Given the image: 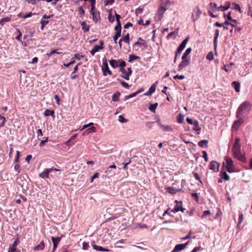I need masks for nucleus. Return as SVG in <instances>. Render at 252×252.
Masks as SVG:
<instances>
[{"mask_svg": "<svg viewBox=\"0 0 252 252\" xmlns=\"http://www.w3.org/2000/svg\"><path fill=\"white\" fill-rule=\"evenodd\" d=\"M251 103L249 101H245L242 103L237 110V113L244 115L247 114L251 109Z\"/></svg>", "mask_w": 252, "mask_h": 252, "instance_id": "obj_1", "label": "nucleus"}, {"mask_svg": "<svg viewBox=\"0 0 252 252\" xmlns=\"http://www.w3.org/2000/svg\"><path fill=\"white\" fill-rule=\"evenodd\" d=\"M225 162H223V167L225 166L227 171L229 173L234 172V166L231 158L230 157L226 156L225 158Z\"/></svg>", "mask_w": 252, "mask_h": 252, "instance_id": "obj_2", "label": "nucleus"}, {"mask_svg": "<svg viewBox=\"0 0 252 252\" xmlns=\"http://www.w3.org/2000/svg\"><path fill=\"white\" fill-rule=\"evenodd\" d=\"M175 202L176 204L175 206L174 209L171 210V212L174 213L176 212H178L179 211L184 212L186 209L182 207V202L181 201L178 200H175Z\"/></svg>", "mask_w": 252, "mask_h": 252, "instance_id": "obj_3", "label": "nucleus"}, {"mask_svg": "<svg viewBox=\"0 0 252 252\" xmlns=\"http://www.w3.org/2000/svg\"><path fill=\"white\" fill-rule=\"evenodd\" d=\"M201 13L202 12L198 6H197L194 8L192 13V21L194 22L197 20L200 17Z\"/></svg>", "mask_w": 252, "mask_h": 252, "instance_id": "obj_4", "label": "nucleus"}, {"mask_svg": "<svg viewBox=\"0 0 252 252\" xmlns=\"http://www.w3.org/2000/svg\"><path fill=\"white\" fill-rule=\"evenodd\" d=\"M93 123H90L88 124L84 125L82 128L80 129V130H83V129L90 127L88 129H87L85 131V133L89 134L90 133H93L95 132V127H94L93 126Z\"/></svg>", "mask_w": 252, "mask_h": 252, "instance_id": "obj_5", "label": "nucleus"}, {"mask_svg": "<svg viewBox=\"0 0 252 252\" xmlns=\"http://www.w3.org/2000/svg\"><path fill=\"white\" fill-rule=\"evenodd\" d=\"M54 171H59L55 168H46L39 174V177L41 178L45 179L49 178V173Z\"/></svg>", "mask_w": 252, "mask_h": 252, "instance_id": "obj_6", "label": "nucleus"}, {"mask_svg": "<svg viewBox=\"0 0 252 252\" xmlns=\"http://www.w3.org/2000/svg\"><path fill=\"white\" fill-rule=\"evenodd\" d=\"M240 139L237 138V159L242 161V162H245L246 161V158L245 155H242L240 153V146L239 144V141Z\"/></svg>", "mask_w": 252, "mask_h": 252, "instance_id": "obj_7", "label": "nucleus"}, {"mask_svg": "<svg viewBox=\"0 0 252 252\" xmlns=\"http://www.w3.org/2000/svg\"><path fill=\"white\" fill-rule=\"evenodd\" d=\"M19 242V240L17 239L9 247L8 252H21L20 250H17L16 248Z\"/></svg>", "mask_w": 252, "mask_h": 252, "instance_id": "obj_8", "label": "nucleus"}, {"mask_svg": "<svg viewBox=\"0 0 252 252\" xmlns=\"http://www.w3.org/2000/svg\"><path fill=\"white\" fill-rule=\"evenodd\" d=\"M51 240L53 243V250L51 252H55L56 249H57L58 244L61 241V237H54L52 236L51 238Z\"/></svg>", "mask_w": 252, "mask_h": 252, "instance_id": "obj_9", "label": "nucleus"}, {"mask_svg": "<svg viewBox=\"0 0 252 252\" xmlns=\"http://www.w3.org/2000/svg\"><path fill=\"white\" fill-rule=\"evenodd\" d=\"M220 164L216 161H212L210 163L209 169L214 172H218L219 170Z\"/></svg>", "mask_w": 252, "mask_h": 252, "instance_id": "obj_10", "label": "nucleus"}, {"mask_svg": "<svg viewBox=\"0 0 252 252\" xmlns=\"http://www.w3.org/2000/svg\"><path fill=\"white\" fill-rule=\"evenodd\" d=\"M102 70L103 71V75L106 76L107 73L108 74L111 75L112 74L111 71L109 70L108 63L105 60V62H103V66L102 68Z\"/></svg>", "mask_w": 252, "mask_h": 252, "instance_id": "obj_11", "label": "nucleus"}, {"mask_svg": "<svg viewBox=\"0 0 252 252\" xmlns=\"http://www.w3.org/2000/svg\"><path fill=\"white\" fill-rule=\"evenodd\" d=\"M188 243L189 242H187L185 244L176 245L171 252H178L180 251L184 250L186 248Z\"/></svg>", "mask_w": 252, "mask_h": 252, "instance_id": "obj_12", "label": "nucleus"}, {"mask_svg": "<svg viewBox=\"0 0 252 252\" xmlns=\"http://www.w3.org/2000/svg\"><path fill=\"white\" fill-rule=\"evenodd\" d=\"M224 24L227 25V26H224V29L229 30L230 32H232L233 30L235 32H236V27H235L233 24L228 22L227 21H226Z\"/></svg>", "mask_w": 252, "mask_h": 252, "instance_id": "obj_13", "label": "nucleus"}, {"mask_svg": "<svg viewBox=\"0 0 252 252\" xmlns=\"http://www.w3.org/2000/svg\"><path fill=\"white\" fill-rule=\"evenodd\" d=\"M157 123L158 124V125L163 130L165 131H172V128H171V127L169 126H164L163 125H162L161 122H160V120H158L157 121Z\"/></svg>", "mask_w": 252, "mask_h": 252, "instance_id": "obj_14", "label": "nucleus"}, {"mask_svg": "<svg viewBox=\"0 0 252 252\" xmlns=\"http://www.w3.org/2000/svg\"><path fill=\"white\" fill-rule=\"evenodd\" d=\"M189 63V59L182 60V61L178 65V70L179 71L182 70L184 68L187 66Z\"/></svg>", "mask_w": 252, "mask_h": 252, "instance_id": "obj_15", "label": "nucleus"}, {"mask_svg": "<svg viewBox=\"0 0 252 252\" xmlns=\"http://www.w3.org/2000/svg\"><path fill=\"white\" fill-rule=\"evenodd\" d=\"M92 246L93 247L94 249L96 251H100V252H109V250H108L106 248H104L101 246H97L95 244L94 242L92 243Z\"/></svg>", "mask_w": 252, "mask_h": 252, "instance_id": "obj_16", "label": "nucleus"}, {"mask_svg": "<svg viewBox=\"0 0 252 252\" xmlns=\"http://www.w3.org/2000/svg\"><path fill=\"white\" fill-rule=\"evenodd\" d=\"M168 193L170 194H175L177 192L181 191V189H177L172 187H168L166 188Z\"/></svg>", "mask_w": 252, "mask_h": 252, "instance_id": "obj_17", "label": "nucleus"}, {"mask_svg": "<svg viewBox=\"0 0 252 252\" xmlns=\"http://www.w3.org/2000/svg\"><path fill=\"white\" fill-rule=\"evenodd\" d=\"M192 125L193 126V130L196 131L197 133L199 134L201 131V128H200L199 126L198 122L196 120H195L194 123L192 124Z\"/></svg>", "mask_w": 252, "mask_h": 252, "instance_id": "obj_18", "label": "nucleus"}, {"mask_svg": "<svg viewBox=\"0 0 252 252\" xmlns=\"http://www.w3.org/2000/svg\"><path fill=\"white\" fill-rule=\"evenodd\" d=\"M232 139L233 141V145L232 148V151L233 153V156L235 158L236 157V136H234L232 135Z\"/></svg>", "mask_w": 252, "mask_h": 252, "instance_id": "obj_19", "label": "nucleus"}, {"mask_svg": "<svg viewBox=\"0 0 252 252\" xmlns=\"http://www.w3.org/2000/svg\"><path fill=\"white\" fill-rule=\"evenodd\" d=\"M220 31L219 30H216L215 31V34L214 39V46L215 50H216L217 47V40L219 35Z\"/></svg>", "mask_w": 252, "mask_h": 252, "instance_id": "obj_20", "label": "nucleus"}, {"mask_svg": "<svg viewBox=\"0 0 252 252\" xmlns=\"http://www.w3.org/2000/svg\"><path fill=\"white\" fill-rule=\"evenodd\" d=\"M127 74L126 75H122L121 77L126 80H128L129 79V76L132 73V70L131 68L129 67L127 68Z\"/></svg>", "mask_w": 252, "mask_h": 252, "instance_id": "obj_21", "label": "nucleus"}, {"mask_svg": "<svg viewBox=\"0 0 252 252\" xmlns=\"http://www.w3.org/2000/svg\"><path fill=\"white\" fill-rule=\"evenodd\" d=\"M191 50H192L191 48H190V47L188 48L186 50L185 53L183 54V56L182 57V60L189 59V58L187 56L191 52Z\"/></svg>", "mask_w": 252, "mask_h": 252, "instance_id": "obj_22", "label": "nucleus"}, {"mask_svg": "<svg viewBox=\"0 0 252 252\" xmlns=\"http://www.w3.org/2000/svg\"><path fill=\"white\" fill-rule=\"evenodd\" d=\"M208 143V141L207 140H202L198 142V145L199 147L202 148H207Z\"/></svg>", "mask_w": 252, "mask_h": 252, "instance_id": "obj_23", "label": "nucleus"}, {"mask_svg": "<svg viewBox=\"0 0 252 252\" xmlns=\"http://www.w3.org/2000/svg\"><path fill=\"white\" fill-rule=\"evenodd\" d=\"M81 25L82 27V29L85 32H88L89 31V29H90L89 26L87 25L85 21L81 22Z\"/></svg>", "mask_w": 252, "mask_h": 252, "instance_id": "obj_24", "label": "nucleus"}, {"mask_svg": "<svg viewBox=\"0 0 252 252\" xmlns=\"http://www.w3.org/2000/svg\"><path fill=\"white\" fill-rule=\"evenodd\" d=\"M110 65L114 68H116L118 66V61L115 60H111L109 61Z\"/></svg>", "mask_w": 252, "mask_h": 252, "instance_id": "obj_25", "label": "nucleus"}, {"mask_svg": "<svg viewBox=\"0 0 252 252\" xmlns=\"http://www.w3.org/2000/svg\"><path fill=\"white\" fill-rule=\"evenodd\" d=\"M120 94V93H119V92H117L114 94H113L112 96V100L115 102L118 101L119 99Z\"/></svg>", "mask_w": 252, "mask_h": 252, "instance_id": "obj_26", "label": "nucleus"}, {"mask_svg": "<svg viewBox=\"0 0 252 252\" xmlns=\"http://www.w3.org/2000/svg\"><path fill=\"white\" fill-rule=\"evenodd\" d=\"M11 20L10 17H6L1 19L0 21V24L3 26L6 22H8Z\"/></svg>", "mask_w": 252, "mask_h": 252, "instance_id": "obj_27", "label": "nucleus"}, {"mask_svg": "<svg viewBox=\"0 0 252 252\" xmlns=\"http://www.w3.org/2000/svg\"><path fill=\"white\" fill-rule=\"evenodd\" d=\"M221 178L224 179L225 181H228L229 180V176L225 171H221Z\"/></svg>", "mask_w": 252, "mask_h": 252, "instance_id": "obj_28", "label": "nucleus"}, {"mask_svg": "<svg viewBox=\"0 0 252 252\" xmlns=\"http://www.w3.org/2000/svg\"><path fill=\"white\" fill-rule=\"evenodd\" d=\"M45 247L44 243L43 241H42L39 245H38L35 248L36 250H42L44 249Z\"/></svg>", "mask_w": 252, "mask_h": 252, "instance_id": "obj_29", "label": "nucleus"}, {"mask_svg": "<svg viewBox=\"0 0 252 252\" xmlns=\"http://www.w3.org/2000/svg\"><path fill=\"white\" fill-rule=\"evenodd\" d=\"M158 106V103L151 104L149 107V109L152 112H155L156 108Z\"/></svg>", "mask_w": 252, "mask_h": 252, "instance_id": "obj_30", "label": "nucleus"}, {"mask_svg": "<svg viewBox=\"0 0 252 252\" xmlns=\"http://www.w3.org/2000/svg\"><path fill=\"white\" fill-rule=\"evenodd\" d=\"M140 59V57L134 55V54H130L129 56V62H132L133 61Z\"/></svg>", "mask_w": 252, "mask_h": 252, "instance_id": "obj_31", "label": "nucleus"}, {"mask_svg": "<svg viewBox=\"0 0 252 252\" xmlns=\"http://www.w3.org/2000/svg\"><path fill=\"white\" fill-rule=\"evenodd\" d=\"M121 36V33L120 32H116L113 36V40L115 43H117L118 39Z\"/></svg>", "mask_w": 252, "mask_h": 252, "instance_id": "obj_32", "label": "nucleus"}, {"mask_svg": "<svg viewBox=\"0 0 252 252\" xmlns=\"http://www.w3.org/2000/svg\"><path fill=\"white\" fill-rule=\"evenodd\" d=\"M44 115L46 116H53L54 114V110H51L49 109H46L44 111Z\"/></svg>", "mask_w": 252, "mask_h": 252, "instance_id": "obj_33", "label": "nucleus"}, {"mask_svg": "<svg viewBox=\"0 0 252 252\" xmlns=\"http://www.w3.org/2000/svg\"><path fill=\"white\" fill-rule=\"evenodd\" d=\"M14 169L17 172V175L20 172V165L18 163H15L14 165Z\"/></svg>", "mask_w": 252, "mask_h": 252, "instance_id": "obj_34", "label": "nucleus"}, {"mask_svg": "<svg viewBox=\"0 0 252 252\" xmlns=\"http://www.w3.org/2000/svg\"><path fill=\"white\" fill-rule=\"evenodd\" d=\"M229 7H230L229 5H226V6L220 5L218 8V9L220 11H224L225 10H227L229 8Z\"/></svg>", "mask_w": 252, "mask_h": 252, "instance_id": "obj_35", "label": "nucleus"}, {"mask_svg": "<svg viewBox=\"0 0 252 252\" xmlns=\"http://www.w3.org/2000/svg\"><path fill=\"white\" fill-rule=\"evenodd\" d=\"M139 94V92H136L135 93H133L129 95H126L125 96V98H126V99H129V98H132L133 97H134L137 94Z\"/></svg>", "mask_w": 252, "mask_h": 252, "instance_id": "obj_36", "label": "nucleus"}, {"mask_svg": "<svg viewBox=\"0 0 252 252\" xmlns=\"http://www.w3.org/2000/svg\"><path fill=\"white\" fill-rule=\"evenodd\" d=\"M184 116L181 114H179L177 118V122L178 123L182 124L183 123Z\"/></svg>", "mask_w": 252, "mask_h": 252, "instance_id": "obj_37", "label": "nucleus"}, {"mask_svg": "<svg viewBox=\"0 0 252 252\" xmlns=\"http://www.w3.org/2000/svg\"><path fill=\"white\" fill-rule=\"evenodd\" d=\"M122 40L126 43H129V34L127 33L124 37L122 38Z\"/></svg>", "mask_w": 252, "mask_h": 252, "instance_id": "obj_38", "label": "nucleus"}, {"mask_svg": "<svg viewBox=\"0 0 252 252\" xmlns=\"http://www.w3.org/2000/svg\"><path fill=\"white\" fill-rule=\"evenodd\" d=\"M156 85L155 84H153L150 87V88L149 89V92H150V93H151V94H152L153 93H154L155 91H156Z\"/></svg>", "mask_w": 252, "mask_h": 252, "instance_id": "obj_39", "label": "nucleus"}, {"mask_svg": "<svg viewBox=\"0 0 252 252\" xmlns=\"http://www.w3.org/2000/svg\"><path fill=\"white\" fill-rule=\"evenodd\" d=\"M206 59L209 61L213 60L214 59L213 53L212 52H209L206 56Z\"/></svg>", "mask_w": 252, "mask_h": 252, "instance_id": "obj_40", "label": "nucleus"}, {"mask_svg": "<svg viewBox=\"0 0 252 252\" xmlns=\"http://www.w3.org/2000/svg\"><path fill=\"white\" fill-rule=\"evenodd\" d=\"M239 113H237V126H240L244 123V119L242 118H239Z\"/></svg>", "mask_w": 252, "mask_h": 252, "instance_id": "obj_41", "label": "nucleus"}, {"mask_svg": "<svg viewBox=\"0 0 252 252\" xmlns=\"http://www.w3.org/2000/svg\"><path fill=\"white\" fill-rule=\"evenodd\" d=\"M2 115H4V114L1 113V114H0V120H2V122L1 124L0 125V127L3 126H4V123L5 121V118L4 117H3Z\"/></svg>", "mask_w": 252, "mask_h": 252, "instance_id": "obj_42", "label": "nucleus"}, {"mask_svg": "<svg viewBox=\"0 0 252 252\" xmlns=\"http://www.w3.org/2000/svg\"><path fill=\"white\" fill-rule=\"evenodd\" d=\"M19 158H20V152L17 151L16 152V156L14 160V163H18L19 161Z\"/></svg>", "mask_w": 252, "mask_h": 252, "instance_id": "obj_43", "label": "nucleus"}, {"mask_svg": "<svg viewBox=\"0 0 252 252\" xmlns=\"http://www.w3.org/2000/svg\"><path fill=\"white\" fill-rule=\"evenodd\" d=\"M119 62V64H118V65L120 66L121 67L124 68L126 65V62L122 60H119L118 61V63Z\"/></svg>", "mask_w": 252, "mask_h": 252, "instance_id": "obj_44", "label": "nucleus"}, {"mask_svg": "<svg viewBox=\"0 0 252 252\" xmlns=\"http://www.w3.org/2000/svg\"><path fill=\"white\" fill-rule=\"evenodd\" d=\"M92 16H93V20L94 21L96 22L98 20V17L97 14L95 13L94 11H90Z\"/></svg>", "mask_w": 252, "mask_h": 252, "instance_id": "obj_45", "label": "nucleus"}, {"mask_svg": "<svg viewBox=\"0 0 252 252\" xmlns=\"http://www.w3.org/2000/svg\"><path fill=\"white\" fill-rule=\"evenodd\" d=\"M134 45H140V46H147V45H146V42L145 41H143V42H141L139 41H137V42H136Z\"/></svg>", "mask_w": 252, "mask_h": 252, "instance_id": "obj_46", "label": "nucleus"}, {"mask_svg": "<svg viewBox=\"0 0 252 252\" xmlns=\"http://www.w3.org/2000/svg\"><path fill=\"white\" fill-rule=\"evenodd\" d=\"M55 53L57 54H61V53L58 52L57 50H53L52 51H51L50 53H47V56L48 57H50L51 56H52V55H53L54 54H55Z\"/></svg>", "mask_w": 252, "mask_h": 252, "instance_id": "obj_47", "label": "nucleus"}, {"mask_svg": "<svg viewBox=\"0 0 252 252\" xmlns=\"http://www.w3.org/2000/svg\"><path fill=\"white\" fill-rule=\"evenodd\" d=\"M103 48V47L102 46H99V45H95L94 47L93 48V50L95 51V52H97L99 51V50L102 49Z\"/></svg>", "mask_w": 252, "mask_h": 252, "instance_id": "obj_48", "label": "nucleus"}, {"mask_svg": "<svg viewBox=\"0 0 252 252\" xmlns=\"http://www.w3.org/2000/svg\"><path fill=\"white\" fill-rule=\"evenodd\" d=\"M186 47V45H185L183 43H181L180 45L179 46V47H178V52L179 51H182Z\"/></svg>", "mask_w": 252, "mask_h": 252, "instance_id": "obj_49", "label": "nucleus"}, {"mask_svg": "<svg viewBox=\"0 0 252 252\" xmlns=\"http://www.w3.org/2000/svg\"><path fill=\"white\" fill-rule=\"evenodd\" d=\"M74 57L78 60H80L82 58H84L85 57V56L84 55H79L78 54H75Z\"/></svg>", "mask_w": 252, "mask_h": 252, "instance_id": "obj_50", "label": "nucleus"}, {"mask_svg": "<svg viewBox=\"0 0 252 252\" xmlns=\"http://www.w3.org/2000/svg\"><path fill=\"white\" fill-rule=\"evenodd\" d=\"M226 18H227V20H231L234 23V24H236V20H232V18H231V13L230 12H229L227 15H226Z\"/></svg>", "mask_w": 252, "mask_h": 252, "instance_id": "obj_51", "label": "nucleus"}, {"mask_svg": "<svg viewBox=\"0 0 252 252\" xmlns=\"http://www.w3.org/2000/svg\"><path fill=\"white\" fill-rule=\"evenodd\" d=\"M90 247V246L89 245L88 243L87 242H84L83 243V249L84 250H88L89 248Z\"/></svg>", "mask_w": 252, "mask_h": 252, "instance_id": "obj_52", "label": "nucleus"}, {"mask_svg": "<svg viewBox=\"0 0 252 252\" xmlns=\"http://www.w3.org/2000/svg\"><path fill=\"white\" fill-rule=\"evenodd\" d=\"M115 30L116 31V32H120L121 33V30H122L121 25H117L115 27Z\"/></svg>", "mask_w": 252, "mask_h": 252, "instance_id": "obj_53", "label": "nucleus"}, {"mask_svg": "<svg viewBox=\"0 0 252 252\" xmlns=\"http://www.w3.org/2000/svg\"><path fill=\"white\" fill-rule=\"evenodd\" d=\"M99 174L98 173H94V175L91 177V182H93L94 179L98 178L99 177Z\"/></svg>", "mask_w": 252, "mask_h": 252, "instance_id": "obj_54", "label": "nucleus"}, {"mask_svg": "<svg viewBox=\"0 0 252 252\" xmlns=\"http://www.w3.org/2000/svg\"><path fill=\"white\" fill-rule=\"evenodd\" d=\"M119 121L121 123H126L127 121V120L122 115H120L119 116Z\"/></svg>", "mask_w": 252, "mask_h": 252, "instance_id": "obj_55", "label": "nucleus"}, {"mask_svg": "<svg viewBox=\"0 0 252 252\" xmlns=\"http://www.w3.org/2000/svg\"><path fill=\"white\" fill-rule=\"evenodd\" d=\"M78 11L80 16H82L85 13V10L83 9L82 6H80L79 7Z\"/></svg>", "mask_w": 252, "mask_h": 252, "instance_id": "obj_56", "label": "nucleus"}, {"mask_svg": "<svg viewBox=\"0 0 252 252\" xmlns=\"http://www.w3.org/2000/svg\"><path fill=\"white\" fill-rule=\"evenodd\" d=\"M115 0H105L104 2L105 5H107L108 4H111L114 2Z\"/></svg>", "mask_w": 252, "mask_h": 252, "instance_id": "obj_57", "label": "nucleus"}, {"mask_svg": "<svg viewBox=\"0 0 252 252\" xmlns=\"http://www.w3.org/2000/svg\"><path fill=\"white\" fill-rule=\"evenodd\" d=\"M120 83H121V85H122L124 87H125V88H129V85H128L127 83L125 82H124V81H120Z\"/></svg>", "mask_w": 252, "mask_h": 252, "instance_id": "obj_58", "label": "nucleus"}, {"mask_svg": "<svg viewBox=\"0 0 252 252\" xmlns=\"http://www.w3.org/2000/svg\"><path fill=\"white\" fill-rule=\"evenodd\" d=\"M48 137H47L45 138V140L41 141L39 146L40 147H43L45 143L48 141Z\"/></svg>", "mask_w": 252, "mask_h": 252, "instance_id": "obj_59", "label": "nucleus"}, {"mask_svg": "<svg viewBox=\"0 0 252 252\" xmlns=\"http://www.w3.org/2000/svg\"><path fill=\"white\" fill-rule=\"evenodd\" d=\"M108 20H109V22H110L111 23L114 22L115 21L114 16H112V15L109 14V16H108Z\"/></svg>", "mask_w": 252, "mask_h": 252, "instance_id": "obj_60", "label": "nucleus"}, {"mask_svg": "<svg viewBox=\"0 0 252 252\" xmlns=\"http://www.w3.org/2000/svg\"><path fill=\"white\" fill-rule=\"evenodd\" d=\"M153 124L154 122H148L146 123V126L149 128H152L153 127Z\"/></svg>", "mask_w": 252, "mask_h": 252, "instance_id": "obj_61", "label": "nucleus"}, {"mask_svg": "<svg viewBox=\"0 0 252 252\" xmlns=\"http://www.w3.org/2000/svg\"><path fill=\"white\" fill-rule=\"evenodd\" d=\"M232 130L233 133L235 131H236V120L234 121L232 127Z\"/></svg>", "mask_w": 252, "mask_h": 252, "instance_id": "obj_62", "label": "nucleus"}, {"mask_svg": "<svg viewBox=\"0 0 252 252\" xmlns=\"http://www.w3.org/2000/svg\"><path fill=\"white\" fill-rule=\"evenodd\" d=\"M143 9L142 8L138 7L136 9L135 13L136 14H140L142 13Z\"/></svg>", "mask_w": 252, "mask_h": 252, "instance_id": "obj_63", "label": "nucleus"}, {"mask_svg": "<svg viewBox=\"0 0 252 252\" xmlns=\"http://www.w3.org/2000/svg\"><path fill=\"white\" fill-rule=\"evenodd\" d=\"M202 153L203 154L202 157L204 158L205 161H208V157H207V153L206 151H203Z\"/></svg>", "mask_w": 252, "mask_h": 252, "instance_id": "obj_64", "label": "nucleus"}]
</instances>
